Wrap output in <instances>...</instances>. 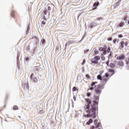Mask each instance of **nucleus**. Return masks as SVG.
I'll return each mask as SVG.
<instances>
[{
  "mask_svg": "<svg viewBox=\"0 0 129 129\" xmlns=\"http://www.w3.org/2000/svg\"><path fill=\"white\" fill-rule=\"evenodd\" d=\"M87 104L85 105V109H87L86 111L88 113L86 115L87 117H92L95 118L96 117V109H97V106L96 104H91V100L89 98H85Z\"/></svg>",
  "mask_w": 129,
  "mask_h": 129,
  "instance_id": "obj_1",
  "label": "nucleus"
},
{
  "mask_svg": "<svg viewBox=\"0 0 129 129\" xmlns=\"http://www.w3.org/2000/svg\"><path fill=\"white\" fill-rule=\"evenodd\" d=\"M109 80V78H105V77H103L102 79L101 84H98L97 86L96 85L95 86V93L96 94L94 95V97L95 99V100H99V96H100V94H101V92H102V89L104 88V85L106 84L107 83V81Z\"/></svg>",
  "mask_w": 129,
  "mask_h": 129,
  "instance_id": "obj_2",
  "label": "nucleus"
},
{
  "mask_svg": "<svg viewBox=\"0 0 129 129\" xmlns=\"http://www.w3.org/2000/svg\"><path fill=\"white\" fill-rule=\"evenodd\" d=\"M100 60V56L97 55L95 56L94 58H91L90 61L91 62V65L94 66V65H98L99 62L98 61Z\"/></svg>",
  "mask_w": 129,
  "mask_h": 129,
  "instance_id": "obj_3",
  "label": "nucleus"
},
{
  "mask_svg": "<svg viewBox=\"0 0 129 129\" xmlns=\"http://www.w3.org/2000/svg\"><path fill=\"white\" fill-rule=\"evenodd\" d=\"M22 86L23 89H27L29 90L30 87L29 86V82L28 81V80H25L22 82Z\"/></svg>",
  "mask_w": 129,
  "mask_h": 129,
  "instance_id": "obj_4",
  "label": "nucleus"
},
{
  "mask_svg": "<svg viewBox=\"0 0 129 129\" xmlns=\"http://www.w3.org/2000/svg\"><path fill=\"white\" fill-rule=\"evenodd\" d=\"M36 66H35L33 69L34 71H36L37 72H40V71H42L43 69L41 68V63L39 62H37Z\"/></svg>",
  "mask_w": 129,
  "mask_h": 129,
  "instance_id": "obj_5",
  "label": "nucleus"
},
{
  "mask_svg": "<svg viewBox=\"0 0 129 129\" xmlns=\"http://www.w3.org/2000/svg\"><path fill=\"white\" fill-rule=\"evenodd\" d=\"M114 64L119 67H122V66H123V61L122 60H116L114 61Z\"/></svg>",
  "mask_w": 129,
  "mask_h": 129,
  "instance_id": "obj_6",
  "label": "nucleus"
},
{
  "mask_svg": "<svg viewBox=\"0 0 129 129\" xmlns=\"http://www.w3.org/2000/svg\"><path fill=\"white\" fill-rule=\"evenodd\" d=\"M94 124L95 125V128H98L100 126L101 123L100 122H98V120L96 119L94 120Z\"/></svg>",
  "mask_w": 129,
  "mask_h": 129,
  "instance_id": "obj_7",
  "label": "nucleus"
},
{
  "mask_svg": "<svg viewBox=\"0 0 129 129\" xmlns=\"http://www.w3.org/2000/svg\"><path fill=\"white\" fill-rule=\"evenodd\" d=\"M30 78L33 82H38V79L35 76H34V74H31L30 75Z\"/></svg>",
  "mask_w": 129,
  "mask_h": 129,
  "instance_id": "obj_8",
  "label": "nucleus"
},
{
  "mask_svg": "<svg viewBox=\"0 0 129 129\" xmlns=\"http://www.w3.org/2000/svg\"><path fill=\"white\" fill-rule=\"evenodd\" d=\"M124 48V41H121L119 43V49L121 50Z\"/></svg>",
  "mask_w": 129,
  "mask_h": 129,
  "instance_id": "obj_9",
  "label": "nucleus"
},
{
  "mask_svg": "<svg viewBox=\"0 0 129 129\" xmlns=\"http://www.w3.org/2000/svg\"><path fill=\"white\" fill-rule=\"evenodd\" d=\"M110 47L108 46V48L107 49V50H103L102 54L101 55H106L107 53H110Z\"/></svg>",
  "mask_w": 129,
  "mask_h": 129,
  "instance_id": "obj_10",
  "label": "nucleus"
},
{
  "mask_svg": "<svg viewBox=\"0 0 129 129\" xmlns=\"http://www.w3.org/2000/svg\"><path fill=\"white\" fill-rule=\"evenodd\" d=\"M124 58H125V56L124 55L122 54L119 56L116 57L117 60H124Z\"/></svg>",
  "mask_w": 129,
  "mask_h": 129,
  "instance_id": "obj_11",
  "label": "nucleus"
},
{
  "mask_svg": "<svg viewBox=\"0 0 129 129\" xmlns=\"http://www.w3.org/2000/svg\"><path fill=\"white\" fill-rule=\"evenodd\" d=\"M97 83H98L97 82H92L91 84V87L90 88V90H93V89H94V88L93 87V86H94V85H95V84H97Z\"/></svg>",
  "mask_w": 129,
  "mask_h": 129,
  "instance_id": "obj_12",
  "label": "nucleus"
},
{
  "mask_svg": "<svg viewBox=\"0 0 129 129\" xmlns=\"http://www.w3.org/2000/svg\"><path fill=\"white\" fill-rule=\"evenodd\" d=\"M118 42H119V39L117 38H114L113 40V43L114 44V45H116L117 43H118Z\"/></svg>",
  "mask_w": 129,
  "mask_h": 129,
  "instance_id": "obj_13",
  "label": "nucleus"
},
{
  "mask_svg": "<svg viewBox=\"0 0 129 129\" xmlns=\"http://www.w3.org/2000/svg\"><path fill=\"white\" fill-rule=\"evenodd\" d=\"M124 22H121L120 23L118 24V27H119L120 28H122V27H123L125 25Z\"/></svg>",
  "mask_w": 129,
  "mask_h": 129,
  "instance_id": "obj_14",
  "label": "nucleus"
},
{
  "mask_svg": "<svg viewBox=\"0 0 129 129\" xmlns=\"http://www.w3.org/2000/svg\"><path fill=\"white\" fill-rule=\"evenodd\" d=\"M99 5V2H97V3H94V6H95V8H93L92 11H94L96 9H97V7H98Z\"/></svg>",
  "mask_w": 129,
  "mask_h": 129,
  "instance_id": "obj_15",
  "label": "nucleus"
},
{
  "mask_svg": "<svg viewBox=\"0 0 129 129\" xmlns=\"http://www.w3.org/2000/svg\"><path fill=\"white\" fill-rule=\"evenodd\" d=\"M101 75H102V73H100V75H99L97 76V78L98 80H101V81H102V77H101Z\"/></svg>",
  "mask_w": 129,
  "mask_h": 129,
  "instance_id": "obj_16",
  "label": "nucleus"
},
{
  "mask_svg": "<svg viewBox=\"0 0 129 129\" xmlns=\"http://www.w3.org/2000/svg\"><path fill=\"white\" fill-rule=\"evenodd\" d=\"M73 43H74V41H73V40H69L66 44V46H67L68 44L70 45V44H73Z\"/></svg>",
  "mask_w": 129,
  "mask_h": 129,
  "instance_id": "obj_17",
  "label": "nucleus"
},
{
  "mask_svg": "<svg viewBox=\"0 0 129 129\" xmlns=\"http://www.w3.org/2000/svg\"><path fill=\"white\" fill-rule=\"evenodd\" d=\"M93 122V120L92 119L90 118L88 121L87 122V124L89 125L90 123H92Z\"/></svg>",
  "mask_w": 129,
  "mask_h": 129,
  "instance_id": "obj_18",
  "label": "nucleus"
},
{
  "mask_svg": "<svg viewBox=\"0 0 129 129\" xmlns=\"http://www.w3.org/2000/svg\"><path fill=\"white\" fill-rule=\"evenodd\" d=\"M79 89L78 88H77L76 87H74L72 89L73 92H74V91H78Z\"/></svg>",
  "mask_w": 129,
  "mask_h": 129,
  "instance_id": "obj_19",
  "label": "nucleus"
},
{
  "mask_svg": "<svg viewBox=\"0 0 129 129\" xmlns=\"http://www.w3.org/2000/svg\"><path fill=\"white\" fill-rule=\"evenodd\" d=\"M94 55H98L99 51L97 49H95L94 50Z\"/></svg>",
  "mask_w": 129,
  "mask_h": 129,
  "instance_id": "obj_20",
  "label": "nucleus"
},
{
  "mask_svg": "<svg viewBox=\"0 0 129 129\" xmlns=\"http://www.w3.org/2000/svg\"><path fill=\"white\" fill-rule=\"evenodd\" d=\"M109 72H111V73H113L111 76H112V75H113V74H114V70L113 69H109Z\"/></svg>",
  "mask_w": 129,
  "mask_h": 129,
  "instance_id": "obj_21",
  "label": "nucleus"
},
{
  "mask_svg": "<svg viewBox=\"0 0 129 129\" xmlns=\"http://www.w3.org/2000/svg\"><path fill=\"white\" fill-rule=\"evenodd\" d=\"M96 26V23L93 22L91 24V28H93V27Z\"/></svg>",
  "mask_w": 129,
  "mask_h": 129,
  "instance_id": "obj_22",
  "label": "nucleus"
},
{
  "mask_svg": "<svg viewBox=\"0 0 129 129\" xmlns=\"http://www.w3.org/2000/svg\"><path fill=\"white\" fill-rule=\"evenodd\" d=\"M19 109V107L17 105L13 106V110H18Z\"/></svg>",
  "mask_w": 129,
  "mask_h": 129,
  "instance_id": "obj_23",
  "label": "nucleus"
},
{
  "mask_svg": "<svg viewBox=\"0 0 129 129\" xmlns=\"http://www.w3.org/2000/svg\"><path fill=\"white\" fill-rule=\"evenodd\" d=\"M110 67L111 68H114L115 67V65L113 63H110Z\"/></svg>",
  "mask_w": 129,
  "mask_h": 129,
  "instance_id": "obj_24",
  "label": "nucleus"
},
{
  "mask_svg": "<svg viewBox=\"0 0 129 129\" xmlns=\"http://www.w3.org/2000/svg\"><path fill=\"white\" fill-rule=\"evenodd\" d=\"M101 58L102 61H104V60H105V57L103 54H101Z\"/></svg>",
  "mask_w": 129,
  "mask_h": 129,
  "instance_id": "obj_25",
  "label": "nucleus"
},
{
  "mask_svg": "<svg viewBox=\"0 0 129 129\" xmlns=\"http://www.w3.org/2000/svg\"><path fill=\"white\" fill-rule=\"evenodd\" d=\"M119 3H120V1H118L117 3H115V7H118V6H119Z\"/></svg>",
  "mask_w": 129,
  "mask_h": 129,
  "instance_id": "obj_26",
  "label": "nucleus"
},
{
  "mask_svg": "<svg viewBox=\"0 0 129 129\" xmlns=\"http://www.w3.org/2000/svg\"><path fill=\"white\" fill-rule=\"evenodd\" d=\"M41 43H42V45H45V43H46V40H45L44 39H43L41 40Z\"/></svg>",
  "mask_w": 129,
  "mask_h": 129,
  "instance_id": "obj_27",
  "label": "nucleus"
},
{
  "mask_svg": "<svg viewBox=\"0 0 129 129\" xmlns=\"http://www.w3.org/2000/svg\"><path fill=\"white\" fill-rule=\"evenodd\" d=\"M93 104H96L97 105H97L98 104V102H97V101H93Z\"/></svg>",
  "mask_w": 129,
  "mask_h": 129,
  "instance_id": "obj_28",
  "label": "nucleus"
},
{
  "mask_svg": "<svg viewBox=\"0 0 129 129\" xmlns=\"http://www.w3.org/2000/svg\"><path fill=\"white\" fill-rule=\"evenodd\" d=\"M103 48L104 49V50H106L107 51V46H106V45H104Z\"/></svg>",
  "mask_w": 129,
  "mask_h": 129,
  "instance_id": "obj_29",
  "label": "nucleus"
},
{
  "mask_svg": "<svg viewBox=\"0 0 129 129\" xmlns=\"http://www.w3.org/2000/svg\"><path fill=\"white\" fill-rule=\"evenodd\" d=\"M108 76H109V75L107 73H106L104 77H106V78H108Z\"/></svg>",
  "mask_w": 129,
  "mask_h": 129,
  "instance_id": "obj_30",
  "label": "nucleus"
},
{
  "mask_svg": "<svg viewBox=\"0 0 129 129\" xmlns=\"http://www.w3.org/2000/svg\"><path fill=\"white\" fill-rule=\"evenodd\" d=\"M86 78H87V79H90V78H91L90 76H89V75L88 74L86 75Z\"/></svg>",
  "mask_w": 129,
  "mask_h": 129,
  "instance_id": "obj_31",
  "label": "nucleus"
},
{
  "mask_svg": "<svg viewBox=\"0 0 129 129\" xmlns=\"http://www.w3.org/2000/svg\"><path fill=\"white\" fill-rule=\"evenodd\" d=\"M99 50L100 51V52H102V51H104V49L103 47H101L99 48Z\"/></svg>",
  "mask_w": 129,
  "mask_h": 129,
  "instance_id": "obj_32",
  "label": "nucleus"
},
{
  "mask_svg": "<svg viewBox=\"0 0 129 129\" xmlns=\"http://www.w3.org/2000/svg\"><path fill=\"white\" fill-rule=\"evenodd\" d=\"M11 17H12V18H15V13L12 12L11 14Z\"/></svg>",
  "mask_w": 129,
  "mask_h": 129,
  "instance_id": "obj_33",
  "label": "nucleus"
},
{
  "mask_svg": "<svg viewBox=\"0 0 129 129\" xmlns=\"http://www.w3.org/2000/svg\"><path fill=\"white\" fill-rule=\"evenodd\" d=\"M87 96L88 97H90V96H91V93H87Z\"/></svg>",
  "mask_w": 129,
  "mask_h": 129,
  "instance_id": "obj_34",
  "label": "nucleus"
},
{
  "mask_svg": "<svg viewBox=\"0 0 129 129\" xmlns=\"http://www.w3.org/2000/svg\"><path fill=\"white\" fill-rule=\"evenodd\" d=\"M124 46H125V47H127V45H128V42L126 41L124 43Z\"/></svg>",
  "mask_w": 129,
  "mask_h": 129,
  "instance_id": "obj_35",
  "label": "nucleus"
},
{
  "mask_svg": "<svg viewBox=\"0 0 129 129\" xmlns=\"http://www.w3.org/2000/svg\"><path fill=\"white\" fill-rule=\"evenodd\" d=\"M25 59L26 61H27V62H28L29 61H30V58L28 57H25Z\"/></svg>",
  "mask_w": 129,
  "mask_h": 129,
  "instance_id": "obj_36",
  "label": "nucleus"
},
{
  "mask_svg": "<svg viewBox=\"0 0 129 129\" xmlns=\"http://www.w3.org/2000/svg\"><path fill=\"white\" fill-rule=\"evenodd\" d=\"M112 40V37H109L107 38V41H111Z\"/></svg>",
  "mask_w": 129,
  "mask_h": 129,
  "instance_id": "obj_37",
  "label": "nucleus"
},
{
  "mask_svg": "<svg viewBox=\"0 0 129 129\" xmlns=\"http://www.w3.org/2000/svg\"><path fill=\"white\" fill-rule=\"evenodd\" d=\"M85 59H83V62H82V65H84V64H85Z\"/></svg>",
  "mask_w": 129,
  "mask_h": 129,
  "instance_id": "obj_38",
  "label": "nucleus"
},
{
  "mask_svg": "<svg viewBox=\"0 0 129 129\" xmlns=\"http://www.w3.org/2000/svg\"><path fill=\"white\" fill-rule=\"evenodd\" d=\"M97 20L98 21H100V20H102V17H98V18H97Z\"/></svg>",
  "mask_w": 129,
  "mask_h": 129,
  "instance_id": "obj_39",
  "label": "nucleus"
},
{
  "mask_svg": "<svg viewBox=\"0 0 129 129\" xmlns=\"http://www.w3.org/2000/svg\"><path fill=\"white\" fill-rule=\"evenodd\" d=\"M118 37L119 38H122V37H123V36L122 35H121V34H120V35H118Z\"/></svg>",
  "mask_w": 129,
  "mask_h": 129,
  "instance_id": "obj_40",
  "label": "nucleus"
},
{
  "mask_svg": "<svg viewBox=\"0 0 129 129\" xmlns=\"http://www.w3.org/2000/svg\"><path fill=\"white\" fill-rule=\"evenodd\" d=\"M41 24H42V25H46V22H45V21H42Z\"/></svg>",
  "mask_w": 129,
  "mask_h": 129,
  "instance_id": "obj_41",
  "label": "nucleus"
},
{
  "mask_svg": "<svg viewBox=\"0 0 129 129\" xmlns=\"http://www.w3.org/2000/svg\"><path fill=\"white\" fill-rule=\"evenodd\" d=\"M40 113H45V111L42 110V111L39 112Z\"/></svg>",
  "mask_w": 129,
  "mask_h": 129,
  "instance_id": "obj_42",
  "label": "nucleus"
},
{
  "mask_svg": "<svg viewBox=\"0 0 129 129\" xmlns=\"http://www.w3.org/2000/svg\"><path fill=\"white\" fill-rule=\"evenodd\" d=\"M6 106H7V104L5 103L4 105V107H2V108H6Z\"/></svg>",
  "mask_w": 129,
  "mask_h": 129,
  "instance_id": "obj_43",
  "label": "nucleus"
},
{
  "mask_svg": "<svg viewBox=\"0 0 129 129\" xmlns=\"http://www.w3.org/2000/svg\"><path fill=\"white\" fill-rule=\"evenodd\" d=\"M89 51V49H87V50H85V51H84V53H87V52H88Z\"/></svg>",
  "mask_w": 129,
  "mask_h": 129,
  "instance_id": "obj_44",
  "label": "nucleus"
},
{
  "mask_svg": "<svg viewBox=\"0 0 129 129\" xmlns=\"http://www.w3.org/2000/svg\"><path fill=\"white\" fill-rule=\"evenodd\" d=\"M73 98H74V101H75L76 100V97H75V96H74Z\"/></svg>",
  "mask_w": 129,
  "mask_h": 129,
  "instance_id": "obj_45",
  "label": "nucleus"
},
{
  "mask_svg": "<svg viewBox=\"0 0 129 129\" xmlns=\"http://www.w3.org/2000/svg\"><path fill=\"white\" fill-rule=\"evenodd\" d=\"M126 19H127V16H125L124 17V20L125 21V20H126Z\"/></svg>",
  "mask_w": 129,
  "mask_h": 129,
  "instance_id": "obj_46",
  "label": "nucleus"
},
{
  "mask_svg": "<svg viewBox=\"0 0 129 129\" xmlns=\"http://www.w3.org/2000/svg\"><path fill=\"white\" fill-rule=\"evenodd\" d=\"M48 9L49 11H51V7L50 6H49L48 7Z\"/></svg>",
  "mask_w": 129,
  "mask_h": 129,
  "instance_id": "obj_47",
  "label": "nucleus"
},
{
  "mask_svg": "<svg viewBox=\"0 0 129 129\" xmlns=\"http://www.w3.org/2000/svg\"><path fill=\"white\" fill-rule=\"evenodd\" d=\"M44 15H47V11H44Z\"/></svg>",
  "mask_w": 129,
  "mask_h": 129,
  "instance_id": "obj_48",
  "label": "nucleus"
},
{
  "mask_svg": "<svg viewBox=\"0 0 129 129\" xmlns=\"http://www.w3.org/2000/svg\"><path fill=\"white\" fill-rule=\"evenodd\" d=\"M109 57H111V52H110L109 54Z\"/></svg>",
  "mask_w": 129,
  "mask_h": 129,
  "instance_id": "obj_49",
  "label": "nucleus"
},
{
  "mask_svg": "<svg viewBox=\"0 0 129 129\" xmlns=\"http://www.w3.org/2000/svg\"><path fill=\"white\" fill-rule=\"evenodd\" d=\"M43 20H44V21H46V17L44 16V17H43Z\"/></svg>",
  "mask_w": 129,
  "mask_h": 129,
  "instance_id": "obj_50",
  "label": "nucleus"
},
{
  "mask_svg": "<svg viewBox=\"0 0 129 129\" xmlns=\"http://www.w3.org/2000/svg\"><path fill=\"white\" fill-rule=\"evenodd\" d=\"M2 111H3V110L2 109H0V113H2Z\"/></svg>",
  "mask_w": 129,
  "mask_h": 129,
  "instance_id": "obj_51",
  "label": "nucleus"
},
{
  "mask_svg": "<svg viewBox=\"0 0 129 129\" xmlns=\"http://www.w3.org/2000/svg\"><path fill=\"white\" fill-rule=\"evenodd\" d=\"M94 127H95V126H92V129H94Z\"/></svg>",
  "mask_w": 129,
  "mask_h": 129,
  "instance_id": "obj_52",
  "label": "nucleus"
},
{
  "mask_svg": "<svg viewBox=\"0 0 129 129\" xmlns=\"http://www.w3.org/2000/svg\"><path fill=\"white\" fill-rule=\"evenodd\" d=\"M127 25H129V20L127 21Z\"/></svg>",
  "mask_w": 129,
  "mask_h": 129,
  "instance_id": "obj_53",
  "label": "nucleus"
},
{
  "mask_svg": "<svg viewBox=\"0 0 129 129\" xmlns=\"http://www.w3.org/2000/svg\"><path fill=\"white\" fill-rule=\"evenodd\" d=\"M83 71H84V69L83 70Z\"/></svg>",
  "mask_w": 129,
  "mask_h": 129,
  "instance_id": "obj_54",
  "label": "nucleus"
},
{
  "mask_svg": "<svg viewBox=\"0 0 129 129\" xmlns=\"http://www.w3.org/2000/svg\"><path fill=\"white\" fill-rule=\"evenodd\" d=\"M98 129H101V128H98Z\"/></svg>",
  "mask_w": 129,
  "mask_h": 129,
  "instance_id": "obj_55",
  "label": "nucleus"
}]
</instances>
